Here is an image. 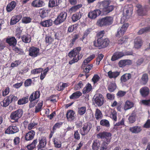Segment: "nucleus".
Wrapping results in <instances>:
<instances>
[{"label": "nucleus", "instance_id": "20", "mask_svg": "<svg viewBox=\"0 0 150 150\" xmlns=\"http://www.w3.org/2000/svg\"><path fill=\"white\" fill-rule=\"evenodd\" d=\"M129 130L132 133L137 134L141 132L142 128L140 126H136L130 127Z\"/></svg>", "mask_w": 150, "mask_h": 150}, {"label": "nucleus", "instance_id": "51", "mask_svg": "<svg viewBox=\"0 0 150 150\" xmlns=\"http://www.w3.org/2000/svg\"><path fill=\"white\" fill-rule=\"evenodd\" d=\"M42 105L43 102L42 101H41V102H40L38 104V105L35 107V113H37L40 111L41 110Z\"/></svg>", "mask_w": 150, "mask_h": 150}, {"label": "nucleus", "instance_id": "30", "mask_svg": "<svg viewBox=\"0 0 150 150\" xmlns=\"http://www.w3.org/2000/svg\"><path fill=\"white\" fill-rule=\"evenodd\" d=\"M68 84L67 83L60 82L57 86L56 88L59 91H63L64 89L67 87Z\"/></svg>", "mask_w": 150, "mask_h": 150}, {"label": "nucleus", "instance_id": "40", "mask_svg": "<svg viewBox=\"0 0 150 150\" xmlns=\"http://www.w3.org/2000/svg\"><path fill=\"white\" fill-rule=\"evenodd\" d=\"M37 143V140L35 139L30 144L27 145V147L28 150H33L36 147V145Z\"/></svg>", "mask_w": 150, "mask_h": 150}, {"label": "nucleus", "instance_id": "15", "mask_svg": "<svg viewBox=\"0 0 150 150\" xmlns=\"http://www.w3.org/2000/svg\"><path fill=\"white\" fill-rule=\"evenodd\" d=\"M124 55V54L122 52H116L114 53L111 58V60L112 61H116Z\"/></svg>", "mask_w": 150, "mask_h": 150}, {"label": "nucleus", "instance_id": "31", "mask_svg": "<svg viewBox=\"0 0 150 150\" xmlns=\"http://www.w3.org/2000/svg\"><path fill=\"white\" fill-rule=\"evenodd\" d=\"M106 26L111 24L113 21V18L111 16H106L104 18Z\"/></svg>", "mask_w": 150, "mask_h": 150}, {"label": "nucleus", "instance_id": "19", "mask_svg": "<svg viewBox=\"0 0 150 150\" xmlns=\"http://www.w3.org/2000/svg\"><path fill=\"white\" fill-rule=\"evenodd\" d=\"M140 92L143 97H145L149 95V89L147 87L144 86L140 89Z\"/></svg>", "mask_w": 150, "mask_h": 150}, {"label": "nucleus", "instance_id": "6", "mask_svg": "<svg viewBox=\"0 0 150 150\" xmlns=\"http://www.w3.org/2000/svg\"><path fill=\"white\" fill-rule=\"evenodd\" d=\"M92 127L91 124L89 123H84L82 126V129L81 130V134L83 136L86 135L89 132Z\"/></svg>", "mask_w": 150, "mask_h": 150}, {"label": "nucleus", "instance_id": "2", "mask_svg": "<svg viewBox=\"0 0 150 150\" xmlns=\"http://www.w3.org/2000/svg\"><path fill=\"white\" fill-rule=\"evenodd\" d=\"M98 138H101L103 141L110 142L111 138V134L110 133L105 132H101L96 135Z\"/></svg>", "mask_w": 150, "mask_h": 150}, {"label": "nucleus", "instance_id": "45", "mask_svg": "<svg viewBox=\"0 0 150 150\" xmlns=\"http://www.w3.org/2000/svg\"><path fill=\"white\" fill-rule=\"evenodd\" d=\"M28 102V98L24 97L18 100V104L19 105H23L26 103Z\"/></svg>", "mask_w": 150, "mask_h": 150}, {"label": "nucleus", "instance_id": "22", "mask_svg": "<svg viewBox=\"0 0 150 150\" xmlns=\"http://www.w3.org/2000/svg\"><path fill=\"white\" fill-rule=\"evenodd\" d=\"M40 96V92L39 91H36L30 95L29 100H37Z\"/></svg>", "mask_w": 150, "mask_h": 150}, {"label": "nucleus", "instance_id": "52", "mask_svg": "<svg viewBox=\"0 0 150 150\" xmlns=\"http://www.w3.org/2000/svg\"><path fill=\"white\" fill-rule=\"evenodd\" d=\"M114 6L112 5H110L107 7L103 11V12L105 13H107L111 11L114 9Z\"/></svg>", "mask_w": 150, "mask_h": 150}, {"label": "nucleus", "instance_id": "9", "mask_svg": "<svg viewBox=\"0 0 150 150\" xmlns=\"http://www.w3.org/2000/svg\"><path fill=\"white\" fill-rule=\"evenodd\" d=\"M29 56L35 57L40 54V49L37 47H32L29 49Z\"/></svg>", "mask_w": 150, "mask_h": 150}, {"label": "nucleus", "instance_id": "3", "mask_svg": "<svg viewBox=\"0 0 150 150\" xmlns=\"http://www.w3.org/2000/svg\"><path fill=\"white\" fill-rule=\"evenodd\" d=\"M104 98L103 96L100 94H96L94 96L93 103L98 106L102 105L104 103Z\"/></svg>", "mask_w": 150, "mask_h": 150}, {"label": "nucleus", "instance_id": "29", "mask_svg": "<svg viewBox=\"0 0 150 150\" xmlns=\"http://www.w3.org/2000/svg\"><path fill=\"white\" fill-rule=\"evenodd\" d=\"M53 24V21L51 19H48L41 22L40 24L42 26L45 27H49L51 26Z\"/></svg>", "mask_w": 150, "mask_h": 150}, {"label": "nucleus", "instance_id": "44", "mask_svg": "<svg viewBox=\"0 0 150 150\" xmlns=\"http://www.w3.org/2000/svg\"><path fill=\"white\" fill-rule=\"evenodd\" d=\"M23 41L25 43H28L30 41V35L26 34L24 35L22 38Z\"/></svg>", "mask_w": 150, "mask_h": 150}, {"label": "nucleus", "instance_id": "8", "mask_svg": "<svg viewBox=\"0 0 150 150\" xmlns=\"http://www.w3.org/2000/svg\"><path fill=\"white\" fill-rule=\"evenodd\" d=\"M129 25L128 23L124 24L122 27L118 29L116 35L117 37L120 38L122 36L125 32Z\"/></svg>", "mask_w": 150, "mask_h": 150}, {"label": "nucleus", "instance_id": "7", "mask_svg": "<svg viewBox=\"0 0 150 150\" xmlns=\"http://www.w3.org/2000/svg\"><path fill=\"white\" fill-rule=\"evenodd\" d=\"M125 16L127 18H129L132 15L133 11V6L131 4L126 5L125 6Z\"/></svg>", "mask_w": 150, "mask_h": 150}, {"label": "nucleus", "instance_id": "1", "mask_svg": "<svg viewBox=\"0 0 150 150\" xmlns=\"http://www.w3.org/2000/svg\"><path fill=\"white\" fill-rule=\"evenodd\" d=\"M109 43V40L108 39L102 37L98 38L96 41H95L94 44L95 47L101 49L107 46Z\"/></svg>", "mask_w": 150, "mask_h": 150}, {"label": "nucleus", "instance_id": "24", "mask_svg": "<svg viewBox=\"0 0 150 150\" xmlns=\"http://www.w3.org/2000/svg\"><path fill=\"white\" fill-rule=\"evenodd\" d=\"M134 103L132 102L127 100L125 104L124 109L125 110L129 109L132 108L134 106Z\"/></svg>", "mask_w": 150, "mask_h": 150}, {"label": "nucleus", "instance_id": "62", "mask_svg": "<svg viewBox=\"0 0 150 150\" xmlns=\"http://www.w3.org/2000/svg\"><path fill=\"white\" fill-rule=\"evenodd\" d=\"M22 21L23 23H28L31 22V19L29 17H24L22 18Z\"/></svg>", "mask_w": 150, "mask_h": 150}, {"label": "nucleus", "instance_id": "5", "mask_svg": "<svg viewBox=\"0 0 150 150\" xmlns=\"http://www.w3.org/2000/svg\"><path fill=\"white\" fill-rule=\"evenodd\" d=\"M67 16V14L66 12L61 13L54 21V23L56 25H58L63 23L65 20Z\"/></svg>", "mask_w": 150, "mask_h": 150}, {"label": "nucleus", "instance_id": "33", "mask_svg": "<svg viewBox=\"0 0 150 150\" xmlns=\"http://www.w3.org/2000/svg\"><path fill=\"white\" fill-rule=\"evenodd\" d=\"M131 75L129 73L125 74L121 77L120 79L122 82H126L131 78Z\"/></svg>", "mask_w": 150, "mask_h": 150}, {"label": "nucleus", "instance_id": "36", "mask_svg": "<svg viewBox=\"0 0 150 150\" xmlns=\"http://www.w3.org/2000/svg\"><path fill=\"white\" fill-rule=\"evenodd\" d=\"M11 103V101L10 100L8 97L7 96L1 102V105L3 107H6L8 106Z\"/></svg>", "mask_w": 150, "mask_h": 150}, {"label": "nucleus", "instance_id": "23", "mask_svg": "<svg viewBox=\"0 0 150 150\" xmlns=\"http://www.w3.org/2000/svg\"><path fill=\"white\" fill-rule=\"evenodd\" d=\"M109 116L115 121L117 120V113L116 111L112 109H110L108 110Z\"/></svg>", "mask_w": 150, "mask_h": 150}, {"label": "nucleus", "instance_id": "59", "mask_svg": "<svg viewBox=\"0 0 150 150\" xmlns=\"http://www.w3.org/2000/svg\"><path fill=\"white\" fill-rule=\"evenodd\" d=\"M128 120L129 122L131 123H134L136 120V116L135 114L132 113L129 116Z\"/></svg>", "mask_w": 150, "mask_h": 150}, {"label": "nucleus", "instance_id": "47", "mask_svg": "<svg viewBox=\"0 0 150 150\" xmlns=\"http://www.w3.org/2000/svg\"><path fill=\"white\" fill-rule=\"evenodd\" d=\"M81 17V14L80 13H77L73 14L72 17V19L73 21L74 22H76Z\"/></svg>", "mask_w": 150, "mask_h": 150}, {"label": "nucleus", "instance_id": "21", "mask_svg": "<svg viewBox=\"0 0 150 150\" xmlns=\"http://www.w3.org/2000/svg\"><path fill=\"white\" fill-rule=\"evenodd\" d=\"M131 60L129 59L122 60H120L118 63L119 67H123L127 65H129L132 64Z\"/></svg>", "mask_w": 150, "mask_h": 150}, {"label": "nucleus", "instance_id": "12", "mask_svg": "<svg viewBox=\"0 0 150 150\" xmlns=\"http://www.w3.org/2000/svg\"><path fill=\"white\" fill-rule=\"evenodd\" d=\"M81 49V48L80 47H78L74 48L72 50L69 52L68 55L70 57H76V56L77 55H79V52Z\"/></svg>", "mask_w": 150, "mask_h": 150}, {"label": "nucleus", "instance_id": "55", "mask_svg": "<svg viewBox=\"0 0 150 150\" xmlns=\"http://www.w3.org/2000/svg\"><path fill=\"white\" fill-rule=\"evenodd\" d=\"M116 88V86L115 83H111L110 84L108 88L109 91L110 92H113Z\"/></svg>", "mask_w": 150, "mask_h": 150}, {"label": "nucleus", "instance_id": "18", "mask_svg": "<svg viewBox=\"0 0 150 150\" xmlns=\"http://www.w3.org/2000/svg\"><path fill=\"white\" fill-rule=\"evenodd\" d=\"M68 120L72 121L74 120L75 116V113L72 110H69L66 114Z\"/></svg>", "mask_w": 150, "mask_h": 150}, {"label": "nucleus", "instance_id": "43", "mask_svg": "<svg viewBox=\"0 0 150 150\" xmlns=\"http://www.w3.org/2000/svg\"><path fill=\"white\" fill-rule=\"evenodd\" d=\"M82 6L81 4H80L71 7L69 10V12L72 13L75 12Z\"/></svg>", "mask_w": 150, "mask_h": 150}, {"label": "nucleus", "instance_id": "63", "mask_svg": "<svg viewBox=\"0 0 150 150\" xmlns=\"http://www.w3.org/2000/svg\"><path fill=\"white\" fill-rule=\"evenodd\" d=\"M10 100L11 101V102L13 101H17L18 98V97L13 95L11 94L8 96Z\"/></svg>", "mask_w": 150, "mask_h": 150}, {"label": "nucleus", "instance_id": "14", "mask_svg": "<svg viewBox=\"0 0 150 150\" xmlns=\"http://www.w3.org/2000/svg\"><path fill=\"white\" fill-rule=\"evenodd\" d=\"M124 55V54L122 52H116L114 53L111 58V60L112 61H116Z\"/></svg>", "mask_w": 150, "mask_h": 150}, {"label": "nucleus", "instance_id": "16", "mask_svg": "<svg viewBox=\"0 0 150 150\" xmlns=\"http://www.w3.org/2000/svg\"><path fill=\"white\" fill-rule=\"evenodd\" d=\"M124 55V54L122 52H116L114 53L111 58V60L112 61H116Z\"/></svg>", "mask_w": 150, "mask_h": 150}, {"label": "nucleus", "instance_id": "26", "mask_svg": "<svg viewBox=\"0 0 150 150\" xmlns=\"http://www.w3.org/2000/svg\"><path fill=\"white\" fill-rule=\"evenodd\" d=\"M134 47L137 49L140 48L142 44V40L140 38L137 37L136 38L134 41Z\"/></svg>", "mask_w": 150, "mask_h": 150}, {"label": "nucleus", "instance_id": "39", "mask_svg": "<svg viewBox=\"0 0 150 150\" xmlns=\"http://www.w3.org/2000/svg\"><path fill=\"white\" fill-rule=\"evenodd\" d=\"M82 95V93L79 91H77L73 93L70 96L71 99H75L79 98Z\"/></svg>", "mask_w": 150, "mask_h": 150}, {"label": "nucleus", "instance_id": "60", "mask_svg": "<svg viewBox=\"0 0 150 150\" xmlns=\"http://www.w3.org/2000/svg\"><path fill=\"white\" fill-rule=\"evenodd\" d=\"M86 108L85 107H82L79 108L78 113L81 115H83L86 112Z\"/></svg>", "mask_w": 150, "mask_h": 150}, {"label": "nucleus", "instance_id": "53", "mask_svg": "<svg viewBox=\"0 0 150 150\" xmlns=\"http://www.w3.org/2000/svg\"><path fill=\"white\" fill-rule=\"evenodd\" d=\"M100 124L103 126H105L107 127H108L110 126L109 122L107 120L105 119L101 120L100 121Z\"/></svg>", "mask_w": 150, "mask_h": 150}, {"label": "nucleus", "instance_id": "46", "mask_svg": "<svg viewBox=\"0 0 150 150\" xmlns=\"http://www.w3.org/2000/svg\"><path fill=\"white\" fill-rule=\"evenodd\" d=\"M95 57V55L94 54H92L90 55L87 58L85 59L84 60L82 63V65H86L87 63H89Z\"/></svg>", "mask_w": 150, "mask_h": 150}, {"label": "nucleus", "instance_id": "34", "mask_svg": "<svg viewBox=\"0 0 150 150\" xmlns=\"http://www.w3.org/2000/svg\"><path fill=\"white\" fill-rule=\"evenodd\" d=\"M100 142L98 139L94 141L92 144V149L94 150H97L100 147Z\"/></svg>", "mask_w": 150, "mask_h": 150}, {"label": "nucleus", "instance_id": "58", "mask_svg": "<svg viewBox=\"0 0 150 150\" xmlns=\"http://www.w3.org/2000/svg\"><path fill=\"white\" fill-rule=\"evenodd\" d=\"M136 7L137 8V13L139 15H142V12L144 11V9L142 7V6L139 4H137L136 5Z\"/></svg>", "mask_w": 150, "mask_h": 150}, {"label": "nucleus", "instance_id": "42", "mask_svg": "<svg viewBox=\"0 0 150 150\" xmlns=\"http://www.w3.org/2000/svg\"><path fill=\"white\" fill-rule=\"evenodd\" d=\"M92 86L90 84H87L83 90V94L86 93L90 92L91 90Z\"/></svg>", "mask_w": 150, "mask_h": 150}, {"label": "nucleus", "instance_id": "54", "mask_svg": "<svg viewBox=\"0 0 150 150\" xmlns=\"http://www.w3.org/2000/svg\"><path fill=\"white\" fill-rule=\"evenodd\" d=\"M83 83L81 81H80L78 83L75 85L74 89L76 90H79L83 87Z\"/></svg>", "mask_w": 150, "mask_h": 150}, {"label": "nucleus", "instance_id": "17", "mask_svg": "<svg viewBox=\"0 0 150 150\" xmlns=\"http://www.w3.org/2000/svg\"><path fill=\"white\" fill-rule=\"evenodd\" d=\"M6 41L10 46H15L17 42L16 39L14 37H8L6 39Z\"/></svg>", "mask_w": 150, "mask_h": 150}, {"label": "nucleus", "instance_id": "27", "mask_svg": "<svg viewBox=\"0 0 150 150\" xmlns=\"http://www.w3.org/2000/svg\"><path fill=\"white\" fill-rule=\"evenodd\" d=\"M35 135V132L33 130H31L28 132L25 135V139L27 141H29L32 139Z\"/></svg>", "mask_w": 150, "mask_h": 150}, {"label": "nucleus", "instance_id": "25", "mask_svg": "<svg viewBox=\"0 0 150 150\" xmlns=\"http://www.w3.org/2000/svg\"><path fill=\"white\" fill-rule=\"evenodd\" d=\"M16 5V3L15 1H12L9 3L6 6V10L7 11L10 12L14 9Z\"/></svg>", "mask_w": 150, "mask_h": 150}, {"label": "nucleus", "instance_id": "4", "mask_svg": "<svg viewBox=\"0 0 150 150\" xmlns=\"http://www.w3.org/2000/svg\"><path fill=\"white\" fill-rule=\"evenodd\" d=\"M23 113L22 110L18 109L11 113L10 115V118L11 120L14 121L13 122H16L18 119L21 117Z\"/></svg>", "mask_w": 150, "mask_h": 150}, {"label": "nucleus", "instance_id": "64", "mask_svg": "<svg viewBox=\"0 0 150 150\" xmlns=\"http://www.w3.org/2000/svg\"><path fill=\"white\" fill-rule=\"evenodd\" d=\"M104 56L103 54H99L98 57H97L96 61V64L98 65L99 64L100 62L101 61V60L103 59Z\"/></svg>", "mask_w": 150, "mask_h": 150}, {"label": "nucleus", "instance_id": "10", "mask_svg": "<svg viewBox=\"0 0 150 150\" xmlns=\"http://www.w3.org/2000/svg\"><path fill=\"white\" fill-rule=\"evenodd\" d=\"M46 144L45 137H41L39 139V142L37 146L38 150H45L44 147Z\"/></svg>", "mask_w": 150, "mask_h": 150}, {"label": "nucleus", "instance_id": "57", "mask_svg": "<svg viewBox=\"0 0 150 150\" xmlns=\"http://www.w3.org/2000/svg\"><path fill=\"white\" fill-rule=\"evenodd\" d=\"M150 30V26L147 27L145 28H143L140 30L138 33L139 34H142L146 32H148Z\"/></svg>", "mask_w": 150, "mask_h": 150}, {"label": "nucleus", "instance_id": "48", "mask_svg": "<svg viewBox=\"0 0 150 150\" xmlns=\"http://www.w3.org/2000/svg\"><path fill=\"white\" fill-rule=\"evenodd\" d=\"M95 117L97 120L101 119L102 117V113L98 109H96L95 112Z\"/></svg>", "mask_w": 150, "mask_h": 150}, {"label": "nucleus", "instance_id": "11", "mask_svg": "<svg viewBox=\"0 0 150 150\" xmlns=\"http://www.w3.org/2000/svg\"><path fill=\"white\" fill-rule=\"evenodd\" d=\"M101 13L99 9H95L90 11L88 14V17L91 19H95Z\"/></svg>", "mask_w": 150, "mask_h": 150}, {"label": "nucleus", "instance_id": "50", "mask_svg": "<svg viewBox=\"0 0 150 150\" xmlns=\"http://www.w3.org/2000/svg\"><path fill=\"white\" fill-rule=\"evenodd\" d=\"M110 142H107L103 141L101 145L100 150H107L108 149V145Z\"/></svg>", "mask_w": 150, "mask_h": 150}, {"label": "nucleus", "instance_id": "37", "mask_svg": "<svg viewBox=\"0 0 150 150\" xmlns=\"http://www.w3.org/2000/svg\"><path fill=\"white\" fill-rule=\"evenodd\" d=\"M149 80L148 75L146 74H143L141 78V82L144 85H145Z\"/></svg>", "mask_w": 150, "mask_h": 150}, {"label": "nucleus", "instance_id": "32", "mask_svg": "<svg viewBox=\"0 0 150 150\" xmlns=\"http://www.w3.org/2000/svg\"><path fill=\"white\" fill-rule=\"evenodd\" d=\"M62 2V0H50L49 5L50 7H52L56 6Z\"/></svg>", "mask_w": 150, "mask_h": 150}, {"label": "nucleus", "instance_id": "41", "mask_svg": "<svg viewBox=\"0 0 150 150\" xmlns=\"http://www.w3.org/2000/svg\"><path fill=\"white\" fill-rule=\"evenodd\" d=\"M53 142L55 147L57 148H60L62 146V142L57 138H55L53 140Z\"/></svg>", "mask_w": 150, "mask_h": 150}, {"label": "nucleus", "instance_id": "56", "mask_svg": "<svg viewBox=\"0 0 150 150\" xmlns=\"http://www.w3.org/2000/svg\"><path fill=\"white\" fill-rule=\"evenodd\" d=\"M110 4V2L108 0H104L101 2V5L103 7V11L107 7L109 6Z\"/></svg>", "mask_w": 150, "mask_h": 150}, {"label": "nucleus", "instance_id": "28", "mask_svg": "<svg viewBox=\"0 0 150 150\" xmlns=\"http://www.w3.org/2000/svg\"><path fill=\"white\" fill-rule=\"evenodd\" d=\"M21 17L20 15L13 16L11 19L10 22L11 24L13 25L16 24L21 20Z\"/></svg>", "mask_w": 150, "mask_h": 150}, {"label": "nucleus", "instance_id": "35", "mask_svg": "<svg viewBox=\"0 0 150 150\" xmlns=\"http://www.w3.org/2000/svg\"><path fill=\"white\" fill-rule=\"evenodd\" d=\"M83 56V54L82 53H81L79 55H78L77 57H74V58L71 61H70L69 62V64H72L77 62L78 61L81 59Z\"/></svg>", "mask_w": 150, "mask_h": 150}, {"label": "nucleus", "instance_id": "38", "mask_svg": "<svg viewBox=\"0 0 150 150\" xmlns=\"http://www.w3.org/2000/svg\"><path fill=\"white\" fill-rule=\"evenodd\" d=\"M120 74L118 72H112L111 71H109L108 72V75L109 78H116Z\"/></svg>", "mask_w": 150, "mask_h": 150}, {"label": "nucleus", "instance_id": "13", "mask_svg": "<svg viewBox=\"0 0 150 150\" xmlns=\"http://www.w3.org/2000/svg\"><path fill=\"white\" fill-rule=\"evenodd\" d=\"M45 3L42 0H35L32 2L31 6L35 8H39L44 6Z\"/></svg>", "mask_w": 150, "mask_h": 150}, {"label": "nucleus", "instance_id": "61", "mask_svg": "<svg viewBox=\"0 0 150 150\" xmlns=\"http://www.w3.org/2000/svg\"><path fill=\"white\" fill-rule=\"evenodd\" d=\"M37 125V123L35 122H30L28 125V129L29 130H31L35 128Z\"/></svg>", "mask_w": 150, "mask_h": 150}, {"label": "nucleus", "instance_id": "49", "mask_svg": "<svg viewBox=\"0 0 150 150\" xmlns=\"http://www.w3.org/2000/svg\"><path fill=\"white\" fill-rule=\"evenodd\" d=\"M96 24L100 27L106 26L104 18L99 19L97 22Z\"/></svg>", "mask_w": 150, "mask_h": 150}]
</instances>
